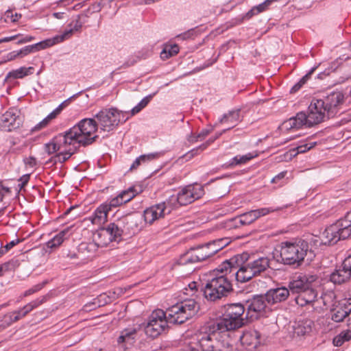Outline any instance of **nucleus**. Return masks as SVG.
<instances>
[{"label":"nucleus","instance_id":"nucleus-1","mask_svg":"<svg viewBox=\"0 0 351 351\" xmlns=\"http://www.w3.org/2000/svg\"><path fill=\"white\" fill-rule=\"evenodd\" d=\"M97 123L95 119H84L69 130L59 134L45 145V151L49 154H55L46 165L62 164L77 152L75 144L84 147L92 144L97 138Z\"/></svg>","mask_w":351,"mask_h":351},{"label":"nucleus","instance_id":"nucleus-2","mask_svg":"<svg viewBox=\"0 0 351 351\" xmlns=\"http://www.w3.org/2000/svg\"><path fill=\"white\" fill-rule=\"evenodd\" d=\"M239 256L223 261L214 271L215 276L209 280L204 289L205 298L211 302L221 299L232 291L230 278L233 269H237Z\"/></svg>","mask_w":351,"mask_h":351},{"label":"nucleus","instance_id":"nucleus-3","mask_svg":"<svg viewBox=\"0 0 351 351\" xmlns=\"http://www.w3.org/2000/svg\"><path fill=\"white\" fill-rule=\"evenodd\" d=\"M245 310V306L241 303L225 306L222 316L210 323V330L223 333L242 327L244 325L243 316Z\"/></svg>","mask_w":351,"mask_h":351},{"label":"nucleus","instance_id":"nucleus-4","mask_svg":"<svg viewBox=\"0 0 351 351\" xmlns=\"http://www.w3.org/2000/svg\"><path fill=\"white\" fill-rule=\"evenodd\" d=\"M309 250L308 243L304 240L281 243L280 257L284 264L299 267L304 261Z\"/></svg>","mask_w":351,"mask_h":351},{"label":"nucleus","instance_id":"nucleus-5","mask_svg":"<svg viewBox=\"0 0 351 351\" xmlns=\"http://www.w3.org/2000/svg\"><path fill=\"white\" fill-rule=\"evenodd\" d=\"M199 308V305L194 299H184L169 307L165 313L169 323L181 324L193 317Z\"/></svg>","mask_w":351,"mask_h":351},{"label":"nucleus","instance_id":"nucleus-6","mask_svg":"<svg viewBox=\"0 0 351 351\" xmlns=\"http://www.w3.org/2000/svg\"><path fill=\"white\" fill-rule=\"evenodd\" d=\"M121 226L111 223L106 228H100L93 233L92 239L98 247H104L113 241H119L123 234Z\"/></svg>","mask_w":351,"mask_h":351},{"label":"nucleus","instance_id":"nucleus-7","mask_svg":"<svg viewBox=\"0 0 351 351\" xmlns=\"http://www.w3.org/2000/svg\"><path fill=\"white\" fill-rule=\"evenodd\" d=\"M97 121V128L104 131H110L122 120L125 121L128 117H124V113L118 111L116 108H105L95 114Z\"/></svg>","mask_w":351,"mask_h":351},{"label":"nucleus","instance_id":"nucleus-8","mask_svg":"<svg viewBox=\"0 0 351 351\" xmlns=\"http://www.w3.org/2000/svg\"><path fill=\"white\" fill-rule=\"evenodd\" d=\"M168 323L166 313L161 309L156 310L149 315L144 326L145 332L148 337L156 338L166 330Z\"/></svg>","mask_w":351,"mask_h":351},{"label":"nucleus","instance_id":"nucleus-9","mask_svg":"<svg viewBox=\"0 0 351 351\" xmlns=\"http://www.w3.org/2000/svg\"><path fill=\"white\" fill-rule=\"evenodd\" d=\"M212 256L208 245L206 243L190 249L186 253L180 256L177 264L179 265H192L203 261Z\"/></svg>","mask_w":351,"mask_h":351},{"label":"nucleus","instance_id":"nucleus-10","mask_svg":"<svg viewBox=\"0 0 351 351\" xmlns=\"http://www.w3.org/2000/svg\"><path fill=\"white\" fill-rule=\"evenodd\" d=\"M341 225V221L339 220L335 224L326 228L322 234V243L326 245H332L340 239L348 238L350 235V231L348 229H344V227Z\"/></svg>","mask_w":351,"mask_h":351},{"label":"nucleus","instance_id":"nucleus-11","mask_svg":"<svg viewBox=\"0 0 351 351\" xmlns=\"http://www.w3.org/2000/svg\"><path fill=\"white\" fill-rule=\"evenodd\" d=\"M327 108L324 106L323 99H313L308 106L307 114L308 127L313 126L324 121Z\"/></svg>","mask_w":351,"mask_h":351},{"label":"nucleus","instance_id":"nucleus-12","mask_svg":"<svg viewBox=\"0 0 351 351\" xmlns=\"http://www.w3.org/2000/svg\"><path fill=\"white\" fill-rule=\"evenodd\" d=\"M22 122L20 111L16 108H10L1 117L0 128L3 131L10 132L19 128Z\"/></svg>","mask_w":351,"mask_h":351},{"label":"nucleus","instance_id":"nucleus-13","mask_svg":"<svg viewBox=\"0 0 351 351\" xmlns=\"http://www.w3.org/2000/svg\"><path fill=\"white\" fill-rule=\"evenodd\" d=\"M178 194L180 206H184L201 198L204 195V190L199 184L188 185Z\"/></svg>","mask_w":351,"mask_h":351},{"label":"nucleus","instance_id":"nucleus-14","mask_svg":"<svg viewBox=\"0 0 351 351\" xmlns=\"http://www.w3.org/2000/svg\"><path fill=\"white\" fill-rule=\"evenodd\" d=\"M235 256H239L238 259L239 266L237 269H232V271L234 272L233 274L231 273L232 277L234 276L238 282H245L256 276L247 261L242 263L243 256H246V254L236 255Z\"/></svg>","mask_w":351,"mask_h":351},{"label":"nucleus","instance_id":"nucleus-15","mask_svg":"<svg viewBox=\"0 0 351 351\" xmlns=\"http://www.w3.org/2000/svg\"><path fill=\"white\" fill-rule=\"evenodd\" d=\"M219 331H211L210 324L208 326V332H199L196 334V342L195 346L199 345L202 351H213L215 339L220 336Z\"/></svg>","mask_w":351,"mask_h":351},{"label":"nucleus","instance_id":"nucleus-16","mask_svg":"<svg viewBox=\"0 0 351 351\" xmlns=\"http://www.w3.org/2000/svg\"><path fill=\"white\" fill-rule=\"evenodd\" d=\"M266 295H256L246 302L247 315L250 318H257L259 313L265 311L267 306Z\"/></svg>","mask_w":351,"mask_h":351},{"label":"nucleus","instance_id":"nucleus-17","mask_svg":"<svg viewBox=\"0 0 351 351\" xmlns=\"http://www.w3.org/2000/svg\"><path fill=\"white\" fill-rule=\"evenodd\" d=\"M350 313L351 298H344L332 307L331 319L335 322H341Z\"/></svg>","mask_w":351,"mask_h":351},{"label":"nucleus","instance_id":"nucleus-18","mask_svg":"<svg viewBox=\"0 0 351 351\" xmlns=\"http://www.w3.org/2000/svg\"><path fill=\"white\" fill-rule=\"evenodd\" d=\"M98 248L93 241L91 242H82L77 248V259L82 263L91 261L96 256Z\"/></svg>","mask_w":351,"mask_h":351},{"label":"nucleus","instance_id":"nucleus-19","mask_svg":"<svg viewBox=\"0 0 351 351\" xmlns=\"http://www.w3.org/2000/svg\"><path fill=\"white\" fill-rule=\"evenodd\" d=\"M47 295H43L41 298H38L27 304L19 310L10 313V318L11 322H16L20 320L21 319L23 318L34 308L38 307L42 304L45 303L47 300Z\"/></svg>","mask_w":351,"mask_h":351},{"label":"nucleus","instance_id":"nucleus-20","mask_svg":"<svg viewBox=\"0 0 351 351\" xmlns=\"http://www.w3.org/2000/svg\"><path fill=\"white\" fill-rule=\"evenodd\" d=\"M243 346L248 351H255L261 346V334L256 330H246L241 337Z\"/></svg>","mask_w":351,"mask_h":351},{"label":"nucleus","instance_id":"nucleus-21","mask_svg":"<svg viewBox=\"0 0 351 351\" xmlns=\"http://www.w3.org/2000/svg\"><path fill=\"white\" fill-rule=\"evenodd\" d=\"M165 208L164 204H158L147 208L143 213L145 221L152 224L154 221L164 217L166 215Z\"/></svg>","mask_w":351,"mask_h":351},{"label":"nucleus","instance_id":"nucleus-22","mask_svg":"<svg viewBox=\"0 0 351 351\" xmlns=\"http://www.w3.org/2000/svg\"><path fill=\"white\" fill-rule=\"evenodd\" d=\"M278 210L279 208H263L257 210H250L241 215V220L239 221H241L245 226L249 225L260 217L265 216L270 213H273Z\"/></svg>","mask_w":351,"mask_h":351},{"label":"nucleus","instance_id":"nucleus-23","mask_svg":"<svg viewBox=\"0 0 351 351\" xmlns=\"http://www.w3.org/2000/svg\"><path fill=\"white\" fill-rule=\"evenodd\" d=\"M265 295L268 304H274L285 301L289 295V290L285 287H281L269 289Z\"/></svg>","mask_w":351,"mask_h":351},{"label":"nucleus","instance_id":"nucleus-24","mask_svg":"<svg viewBox=\"0 0 351 351\" xmlns=\"http://www.w3.org/2000/svg\"><path fill=\"white\" fill-rule=\"evenodd\" d=\"M344 95L341 91H334L328 95L323 102L328 114L335 112V109L343 103Z\"/></svg>","mask_w":351,"mask_h":351},{"label":"nucleus","instance_id":"nucleus-25","mask_svg":"<svg viewBox=\"0 0 351 351\" xmlns=\"http://www.w3.org/2000/svg\"><path fill=\"white\" fill-rule=\"evenodd\" d=\"M317 292L310 286L300 293V295H298L295 299L296 304L301 306H304L307 304L313 305L314 303H317Z\"/></svg>","mask_w":351,"mask_h":351},{"label":"nucleus","instance_id":"nucleus-26","mask_svg":"<svg viewBox=\"0 0 351 351\" xmlns=\"http://www.w3.org/2000/svg\"><path fill=\"white\" fill-rule=\"evenodd\" d=\"M282 125L287 130L300 129L304 125L308 127L306 113L304 112H300L297 113L295 117H293L285 121Z\"/></svg>","mask_w":351,"mask_h":351},{"label":"nucleus","instance_id":"nucleus-27","mask_svg":"<svg viewBox=\"0 0 351 351\" xmlns=\"http://www.w3.org/2000/svg\"><path fill=\"white\" fill-rule=\"evenodd\" d=\"M351 278V273L342 264L330 275V280L336 285L347 282Z\"/></svg>","mask_w":351,"mask_h":351},{"label":"nucleus","instance_id":"nucleus-28","mask_svg":"<svg viewBox=\"0 0 351 351\" xmlns=\"http://www.w3.org/2000/svg\"><path fill=\"white\" fill-rule=\"evenodd\" d=\"M247 261L256 276L265 272L269 267L270 260L266 256H261L255 259L250 258L247 259Z\"/></svg>","mask_w":351,"mask_h":351},{"label":"nucleus","instance_id":"nucleus-29","mask_svg":"<svg viewBox=\"0 0 351 351\" xmlns=\"http://www.w3.org/2000/svg\"><path fill=\"white\" fill-rule=\"evenodd\" d=\"M308 287L306 275H300L289 283L288 289L289 291H291L293 293L300 295V293L305 290Z\"/></svg>","mask_w":351,"mask_h":351},{"label":"nucleus","instance_id":"nucleus-30","mask_svg":"<svg viewBox=\"0 0 351 351\" xmlns=\"http://www.w3.org/2000/svg\"><path fill=\"white\" fill-rule=\"evenodd\" d=\"M108 212V207L106 204L100 205L90 217L92 223L98 226L104 223L107 221Z\"/></svg>","mask_w":351,"mask_h":351},{"label":"nucleus","instance_id":"nucleus-31","mask_svg":"<svg viewBox=\"0 0 351 351\" xmlns=\"http://www.w3.org/2000/svg\"><path fill=\"white\" fill-rule=\"evenodd\" d=\"M239 113L240 110H233L229 112L228 114L223 115V117L220 119V123L223 124H226L228 128L224 129L223 132L226 130H228L232 128H234L239 121Z\"/></svg>","mask_w":351,"mask_h":351},{"label":"nucleus","instance_id":"nucleus-32","mask_svg":"<svg viewBox=\"0 0 351 351\" xmlns=\"http://www.w3.org/2000/svg\"><path fill=\"white\" fill-rule=\"evenodd\" d=\"M138 329L136 328H128L121 332L120 336L117 339L119 344L123 343H132L134 341Z\"/></svg>","mask_w":351,"mask_h":351},{"label":"nucleus","instance_id":"nucleus-33","mask_svg":"<svg viewBox=\"0 0 351 351\" xmlns=\"http://www.w3.org/2000/svg\"><path fill=\"white\" fill-rule=\"evenodd\" d=\"M336 295L332 291H326L321 295L319 298H317V303L320 304L321 303L326 308L333 307L335 306L337 302H335Z\"/></svg>","mask_w":351,"mask_h":351},{"label":"nucleus","instance_id":"nucleus-34","mask_svg":"<svg viewBox=\"0 0 351 351\" xmlns=\"http://www.w3.org/2000/svg\"><path fill=\"white\" fill-rule=\"evenodd\" d=\"M34 68L32 66L25 67L22 66L18 69L10 71L5 77V80H8L10 78L19 79L27 76L33 73Z\"/></svg>","mask_w":351,"mask_h":351},{"label":"nucleus","instance_id":"nucleus-35","mask_svg":"<svg viewBox=\"0 0 351 351\" xmlns=\"http://www.w3.org/2000/svg\"><path fill=\"white\" fill-rule=\"evenodd\" d=\"M313 323L311 320H303L299 322L294 328V332L298 336H304L309 334L312 330Z\"/></svg>","mask_w":351,"mask_h":351},{"label":"nucleus","instance_id":"nucleus-36","mask_svg":"<svg viewBox=\"0 0 351 351\" xmlns=\"http://www.w3.org/2000/svg\"><path fill=\"white\" fill-rule=\"evenodd\" d=\"M158 157V154H143L138 157L132 164L130 167V171H133L136 170L141 165L146 164L149 161L156 159Z\"/></svg>","mask_w":351,"mask_h":351},{"label":"nucleus","instance_id":"nucleus-37","mask_svg":"<svg viewBox=\"0 0 351 351\" xmlns=\"http://www.w3.org/2000/svg\"><path fill=\"white\" fill-rule=\"evenodd\" d=\"M69 231V229H65L60 232L53 239L47 243V247L51 249L59 247L66 238V235L68 234Z\"/></svg>","mask_w":351,"mask_h":351},{"label":"nucleus","instance_id":"nucleus-38","mask_svg":"<svg viewBox=\"0 0 351 351\" xmlns=\"http://www.w3.org/2000/svg\"><path fill=\"white\" fill-rule=\"evenodd\" d=\"M51 45H52V43H51V40H47L39 42L34 45L26 46V47H23L22 49L24 51V53L25 54V56H27L29 53L38 51L40 49H44L49 47Z\"/></svg>","mask_w":351,"mask_h":351},{"label":"nucleus","instance_id":"nucleus-39","mask_svg":"<svg viewBox=\"0 0 351 351\" xmlns=\"http://www.w3.org/2000/svg\"><path fill=\"white\" fill-rule=\"evenodd\" d=\"M228 243L229 242L227 239H220L207 243V244L208 245L210 252H212V255L213 256L225 247Z\"/></svg>","mask_w":351,"mask_h":351},{"label":"nucleus","instance_id":"nucleus-40","mask_svg":"<svg viewBox=\"0 0 351 351\" xmlns=\"http://www.w3.org/2000/svg\"><path fill=\"white\" fill-rule=\"evenodd\" d=\"M257 156L258 154L254 153H248L243 156H236L232 159L230 165L236 166L245 164L246 162L253 159L254 158L256 157Z\"/></svg>","mask_w":351,"mask_h":351},{"label":"nucleus","instance_id":"nucleus-41","mask_svg":"<svg viewBox=\"0 0 351 351\" xmlns=\"http://www.w3.org/2000/svg\"><path fill=\"white\" fill-rule=\"evenodd\" d=\"M161 204H164L165 205L166 215L170 214L173 208H176L178 206H180L178 194L177 195H173L170 196L168 199H167L165 202H162Z\"/></svg>","mask_w":351,"mask_h":351},{"label":"nucleus","instance_id":"nucleus-42","mask_svg":"<svg viewBox=\"0 0 351 351\" xmlns=\"http://www.w3.org/2000/svg\"><path fill=\"white\" fill-rule=\"evenodd\" d=\"M351 339V330H346L340 332L337 336L333 339V344L335 346H341L344 342L348 341Z\"/></svg>","mask_w":351,"mask_h":351},{"label":"nucleus","instance_id":"nucleus-43","mask_svg":"<svg viewBox=\"0 0 351 351\" xmlns=\"http://www.w3.org/2000/svg\"><path fill=\"white\" fill-rule=\"evenodd\" d=\"M179 52V47L177 45H166L160 53V58L162 60L176 55Z\"/></svg>","mask_w":351,"mask_h":351},{"label":"nucleus","instance_id":"nucleus-44","mask_svg":"<svg viewBox=\"0 0 351 351\" xmlns=\"http://www.w3.org/2000/svg\"><path fill=\"white\" fill-rule=\"evenodd\" d=\"M222 133H223V132H220L215 138H210L206 143H203L200 146H199L195 149H193L192 150H191L190 152H189L187 153L186 156H189V158H191L194 156L198 154L200 152H202L203 150H204L209 145H210L212 143H213L215 139L219 138V136H221L222 134Z\"/></svg>","mask_w":351,"mask_h":351},{"label":"nucleus","instance_id":"nucleus-45","mask_svg":"<svg viewBox=\"0 0 351 351\" xmlns=\"http://www.w3.org/2000/svg\"><path fill=\"white\" fill-rule=\"evenodd\" d=\"M213 351H230L233 347L228 341L220 340L219 337L215 339Z\"/></svg>","mask_w":351,"mask_h":351},{"label":"nucleus","instance_id":"nucleus-46","mask_svg":"<svg viewBox=\"0 0 351 351\" xmlns=\"http://www.w3.org/2000/svg\"><path fill=\"white\" fill-rule=\"evenodd\" d=\"M138 193V192L136 190L135 187L131 186L128 189L119 193V195L122 196L123 203L125 204L133 199Z\"/></svg>","mask_w":351,"mask_h":351},{"label":"nucleus","instance_id":"nucleus-47","mask_svg":"<svg viewBox=\"0 0 351 351\" xmlns=\"http://www.w3.org/2000/svg\"><path fill=\"white\" fill-rule=\"evenodd\" d=\"M152 95H149L144 97L136 106H134L130 111V115L133 116L138 113L142 109H143L151 101Z\"/></svg>","mask_w":351,"mask_h":351},{"label":"nucleus","instance_id":"nucleus-48","mask_svg":"<svg viewBox=\"0 0 351 351\" xmlns=\"http://www.w3.org/2000/svg\"><path fill=\"white\" fill-rule=\"evenodd\" d=\"M269 1H265L262 3L253 7L248 12L247 15L250 16H252L255 14H258L261 12H263L267 10L269 8Z\"/></svg>","mask_w":351,"mask_h":351},{"label":"nucleus","instance_id":"nucleus-49","mask_svg":"<svg viewBox=\"0 0 351 351\" xmlns=\"http://www.w3.org/2000/svg\"><path fill=\"white\" fill-rule=\"evenodd\" d=\"M21 17V14H13L12 10H7L1 17V19H3L5 23H8L9 21L14 23L17 21Z\"/></svg>","mask_w":351,"mask_h":351},{"label":"nucleus","instance_id":"nucleus-50","mask_svg":"<svg viewBox=\"0 0 351 351\" xmlns=\"http://www.w3.org/2000/svg\"><path fill=\"white\" fill-rule=\"evenodd\" d=\"M313 71L314 69L300 79V80L291 88V93H294L297 92L307 82Z\"/></svg>","mask_w":351,"mask_h":351},{"label":"nucleus","instance_id":"nucleus-51","mask_svg":"<svg viewBox=\"0 0 351 351\" xmlns=\"http://www.w3.org/2000/svg\"><path fill=\"white\" fill-rule=\"evenodd\" d=\"M123 204L124 203H123L122 196L119 195V194L116 197L112 198L109 203H104V204L108 207L109 211L112 208H116Z\"/></svg>","mask_w":351,"mask_h":351},{"label":"nucleus","instance_id":"nucleus-52","mask_svg":"<svg viewBox=\"0 0 351 351\" xmlns=\"http://www.w3.org/2000/svg\"><path fill=\"white\" fill-rule=\"evenodd\" d=\"M46 284H47V282L45 281V282H43L42 283L37 284V285H34V287H32V288L27 289V291H25L24 292L23 297H27L33 293L38 292V291L41 290L45 287V285Z\"/></svg>","mask_w":351,"mask_h":351},{"label":"nucleus","instance_id":"nucleus-53","mask_svg":"<svg viewBox=\"0 0 351 351\" xmlns=\"http://www.w3.org/2000/svg\"><path fill=\"white\" fill-rule=\"evenodd\" d=\"M197 292V282H191L188 285V287L184 289V293L189 296H193Z\"/></svg>","mask_w":351,"mask_h":351},{"label":"nucleus","instance_id":"nucleus-54","mask_svg":"<svg viewBox=\"0 0 351 351\" xmlns=\"http://www.w3.org/2000/svg\"><path fill=\"white\" fill-rule=\"evenodd\" d=\"M341 226L344 227V229H348L350 231L351 234V210L348 212L343 219H340Z\"/></svg>","mask_w":351,"mask_h":351},{"label":"nucleus","instance_id":"nucleus-55","mask_svg":"<svg viewBox=\"0 0 351 351\" xmlns=\"http://www.w3.org/2000/svg\"><path fill=\"white\" fill-rule=\"evenodd\" d=\"M20 242V240L19 239H16L15 240H13L8 243H7L3 247L0 248V256L5 254L7 252H8L11 248H12L14 246H15L16 244H18Z\"/></svg>","mask_w":351,"mask_h":351},{"label":"nucleus","instance_id":"nucleus-56","mask_svg":"<svg viewBox=\"0 0 351 351\" xmlns=\"http://www.w3.org/2000/svg\"><path fill=\"white\" fill-rule=\"evenodd\" d=\"M315 144H316V143H304V144H302L300 145H298L295 148L297 154L306 152V151H308V150L311 149V148H313L315 146Z\"/></svg>","mask_w":351,"mask_h":351},{"label":"nucleus","instance_id":"nucleus-57","mask_svg":"<svg viewBox=\"0 0 351 351\" xmlns=\"http://www.w3.org/2000/svg\"><path fill=\"white\" fill-rule=\"evenodd\" d=\"M229 192L228 186L225 185L223 187H217L215 192V195L217 197H223Z\"/></svg>","mask_w":351,"mask_h":351},{"label":"nucleus","instance_id":"nucleus-58","mask_svg":"<svg viewBox=\"0 0 351 351\" xmlns=\"http://www.w3.org/2000/svg\"><path fill=\"white\" fill-rule=\"evenodd\" d=\"M241 220V215L239 216H237L234 218H232L231 219L230 221H229V225L228 226L230 228H239L241 226H245L244 224H243V223L241 221H239Z\"/></svg>","mask_w":351,"mask_h":351},{"label":"nucleus","instance_id":"nucleus-59","mask_svg":"<svg viewBox=\"0 0 351 351\" xmlns=\"http://www.w3.org/2000/svg\"><path fill=\"white\" fill-rule=\"evenodd\" d=\"M82 26V25L81 21H80V16H77V19H75V21H72L69 24V27H71L72 29H73L74 32L79 31L81 29Z\"/></svg>","mask_w":351,"mask_h":351},{"label":"nucleus","instance_id":"nucleus-60","mask_svg":"<svg viewBox=\"0 0 351 351\" xmlns=\"http://www.w3.org/2000/svg\"><path fill=\"white\" fill-rule=\"evenodd\" d=\"M49 120L47 119V117L45 118L42 121H40L38 124H37L35 127L34 130H39L42 128L46 127L48 123H49Z\"/></svg>","mask_w":351,"mask_h":351},{"label":"nucleus","instance_id":"nucleus-61","mask_svg":"<svg viewBox=\"0 0 351 351\" xmlns=\"http://www.w3.org/2000/svg\"><path fill=\"white\" fill-rule=\"evenodd\" d=\"M16 58H18L17 55H16V51H13L6 55V56L5 57V59H4V62H7L12 61Z\"/></svg>","mask_w":351,"mask_h":351},{"label":"nucleus","instance_id":"nucleus-62","mask_svg":"<svg viewBox=\"0 0 351 351\" xmlns=\"http://www.w3.org/2000/svg\"><path fill=\"white\" fill-rule=\"evenodd\" d=\"M12 266L13 263L11 262H7L0 265V268H1V270L2 275H3L4 272L10 270Z\"/></svg>","mask_w":351,"mask_h":351},{"label":"nucleus","instance_id":"nucleus-63","mask_svg":"<svg viewBox=\"0 0 351 351\" xmlns=\"http://www.w3.org/2000/svg\"><path fill=\"white\" fill-rule=\"evenodd\" d=\"M342 264L351 273V254L344 259Z\"/></svg>","mask_w":351,"mask_h":351},{"label":"nucleus","instance_id":"nucleus-64","mask_svg":"<svg viewBox=\"0 0 351 351\" xmlns=\"http://www.w3.org/2000/svg\"><path fill=\"white\" fill-rule=\"evenodd\" d=\"M180 351H199L193 343H191L189 345L185 346Z\"/></svg>","mask_w":351,"mask_h":351}]
</instances>
